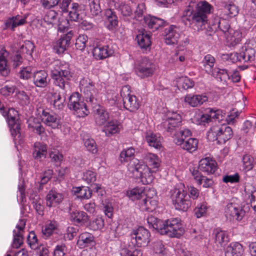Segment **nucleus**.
I'll use <instances>...</instances> for the list:
<instances>
[{
    "label": "nucleus",
    "mask_w": 256,
    "mask_h": 256,
    "mask_svg": "<svg viewBox=\"0 0 256 256\" xmlns=\"http://www.w3.org/2000/svg\"><path fill=\"white\" fill-rule=\"evenodd\" d=\"M80 88L87 102L94 108V118L97 125L105 124L109 118V114L103 106L98 104L97 98L98 90L95 84L88 78H84L80 81Z\"/></svg>",
    "instance_id": "f257e3e1"
},
{
    "label": "nucleus",
    "mask_w": 256,
    "mask_h": 256,
    "mask_svg": "<svg viewBox=\"0 0 256 256\" xmlns=\"http://www.w3.org/2000/svg\"><path fill=\"white\" fill-rule=\"evenodd\" d=\"M212 8L207 2L191 0L184 10L183 16L189 22L190 24H194L199 30L206 23V15L210 13Z\"/></svg>",
    "instance_id": "f03ea898"
},
{
    "label": "nucleus",
    "mask_w": 256,
    "mask_h": 256,
    "mask_svg": "<svg viewBox=\"0 0 256 256\" xmlns=\"http://www.w3.org/2000/svg\"><path fill=\"white\" fill-rule=\"evenodd\" d=\"M170 198L175 208L186 212L191 206V201L184 190V186L180 184L170 191Z\"/></svg>",
    "instance_id": "7ed1b4c3"
},
{
    "label": "nucleus",
    "mask_w": 256,
    "mask_h": 256,
    "mask_svg": "<svg viewBox=\"0 0 256 256\" xmlns=\"http://www.w3.org/2000/svg\"><path fill=\"white\" fill-rule=\"evenodd\" d=\"M233 136L232 128L226 124L216 125L207 132V138L210 141H217L219 144H225Z\"/></svg>",
    "instance_id": "20e7f679"
},
{
    "label": "nucleus",
    "mask_w": 256,
    "mask_h": 256,
    "mask_svg": "<svg viewBox=\"0 0 256 256\" xmlns=\"http://www.w3.org/2000/svg\"><path fill=\"white\" fill-rule=\"evenodd\" d=\"M184 232L181 220L178 218H172L163 221L160 234L171 238H180Z\"/></svg>",
    "instance_id": "39448f33"
},
{
    "label": "nucleus",
    "mask_w": 256,
    "mask_h": 256,
    "mask_svg": "<svg viewBox=\"0 0 256 256\" xmlns=\"http://www.w3.org/2000/svg\"><path fill=\"white\" fill-rule=\"evenodd\" d=\"M156 70V66L152 60L147 57H142L135 63L134 70L141 78L152 76Z\"/></svg>",
    "instance_id": "423d86ee"
},
{
    "label": "nucleus",
    "mask_w": 256,
    "mask_h": 256,
    "mask_svg": "<svg viewBox=\"0 0 256 256\" xmlns=\"http://www.w3.org/2000/svg\"><path fill=\"white\" fill-rule=\"evenodd\" d=\"M0 113L6 118V122L10 127L11 134L14 138L16 140V136H20V127L18 120V112L14 108H8V111H6L4 108H0Z\"/></svg>",
    "instance_id": "0eeeda50"
},
{
    "label": "nucleus",
    "mask_w": 256,
    "mask_h": 256,
    "mask_svg": "<svg viewBox=\"0 0 256 256\" xmlns=\"http://www.w3.org/2000/svg\"><path fill=\"white\" fill-rule=\"evenodd\" d=\"M182 116L179 112L169 111L162 126L166 132L171 134H175L176 129L182 124Z\"/></svg>",
    "instance_id": "6e6552de"
},
{
    "label": "nucleus",
    "mask_w": 256,
    "mask_h": 256,
    "mask_svg": "<svg viewBox=\"0 0 256 256\" xmlns=\"http://www.w3.org/2000/svg\"><path fill=\"white\" fill-rule=\"evenodd\" d=\"M68 106L80 118H84L90 113L86 104L78 92H74L70 96Z\"/></svg>",
    "instance_id": "1a4fd4ad"
},
{
    "label": "nucleus",
    "mask_w": 256,
    "mask_h": 256,
    "mask_svg": "<svg viewBox=\"0 0 256 256\" xmlns=\"http://www.w3.org/2000/svg\"><path fill=\"white\" fill-rule=\"evenodd\" d=\"M50 76L54 84L62 90H66L69 85L68 80L72 78V74L69 68L65 69L60 68V70H52Z\"/></svg>",
    "instance_id": "9d476101"
},
{
    "label": "nucleus",
    "mask_w": 256,
    "mask_h": 256,
    "mask_svg": "<svg viewBox=\"0 0 256 256\" xmlns=\"http://www.w3.org/2000/svg\"><path fill=\"white\" fill-rule=\"evenodd\" d=\"M149 231L143 226L132 230L130 233L132 242L138 247H145L150 242Z\"/></svg>",
    "instance_id": "9b49d317"
},
{
    "label": "nucleus",
    "mask_w": 256,
    "mask_h": 256,
    "mask_svg": "<svg viewBox=\"0 0 256 256\" xmlns=\"http://www.w3.org/2000/svg\"><path fill=\"white\" fill-rule=\"evenodd\" d=\"M120 96L122 99L124 107L130 112L136 110L140 104L136 97L130 94V86H124L122 87L120 91Z\"/></svg>",
    "instance_id": "f8f14e48"
},
{
    "label": "nucleus",
    "mask_w": 256,
    "mask_h": 256,
    "mask_svg": "<svg viewBox=\"0 0 256 256\" xmlns=\"http://www.w3.org/2000/svg\"><path fill=\"white\" fill-rule=\"evenodd\" d=\"M224 214L228 220H242L245 212L236 203L228 202L224 206Z\"/></svg>",
    "instance_id": "ddd939ff"
},
{
    "label": "nucleus",
    "mask_w": 256,
    "mask_h": 256,
    "mask_svg": "<svg viewBox=\"0 0 256 256\" xmlns=\"http://www.w3.org/2000/svg\"><path fill=\"white\" fill-rule=\"evenodd\" d=\"M74 34L72 30H69L68 33L61 36L54 44V50L58 54H62L69 47L70 40Z\"/></svg>",
    "instance_id": "4468645a"
},
{
    "label": "nucleus",
    "mask_w": 256,
    "mask_h": 256,
    "mask_svg": "<svg viewBox=\"0 0 256 256\" xmlns=\"http://www.w3.org/2000/svg\"><path fill=\"white\" fill-rule=\"evenodd\" d=\"M26 220L25 219L20 220L16 226V228L13 230V241L12 246L18 248L23 244V234L25 228Z\"/></svg>",
    "instance_id": "2eb2a0df"
},
{
    "label": "nucleus",
    "mask_w": 256,
    "mask_h": 256,
    "mask_svg": "<svg viewBox=\"0 0 256 256\" xmlns=\"http://www.w3.org/2000/svg\"><path fill=\"white\" fill-rule=\"evenodd\" d=\"M164 32V40L167 44L176 43L182 34L180 28L174 25H171L166 28Z\"/></svg>",
    "instance_id": "dca6fc26"
},
{
    "label": "nucleus",
    "mask_w": 256,
    "mask_h": 256,
    "mask_svg": "<svg viewBox=\"0 0 256 256\" xmlns=\"http://www.w3.org/2000/svg\"><path fill=\"white\" fill-rule=\"evenodd\" d=\"M28 16V14H26L22 15L17 14L8 18L4 22L6 28L14 31L17 26H22L26 24V19Z\"/></svg>",
    "instance_id": "f3484780"
},
{
    "label": "nucleus",
    "mask_w": 256,
    "mask_h": 256,
    "mask_svg": "<svg viewBox=\"0 0 256 256\" xmlns=\"http://www.w3.org/2000/svg\"><path fill=\"white\" fill-rule=\"evenodd\" d=\"M218 168L217 163L214 160L210 157H206L200 160L198 164V168L203 172L207 174H213Z\"/></svg>",
    "instance_id": "a211bd4d"
},
{
    "label": "nucleus",
    "mask_w": 256,
    "mask_h": 256,
    "mask_svg": "<svg viewBox=\"0 0 256 256\" xmlns=\"http://www.w3.org/2000/svg\"><path fill=\"white\" fill-rule=\"evenodd\" d=\"M138 170L136 178L140 179L144 184H148L151 183L153 180L154 176L152 172L149 167L142 161Z\"/></svg>",
    "instance_id": "6ab92c4d"
},
{
    "label": "nucleus",
    "mask_w": 256,
    "mask_h": 256,
    "mask_svg": "<svg viewBox=\"0 0 256 256\" xmlns=\"http://www.w3.org/2000/svg\"><path fill=\"white\" fill-rule=\"evenodd\" d=\"M42 121L47 126L52 128H58L60 126V120L56 114L42 110L40 115Z\"/></svg>",
    "instance_id": "aec40b11"
},
{
    "label": "nucleus",
    "mask_w": 256,
    "mask_h": 256,
    "mask_svg": "<svg viewBox=\"0 0 256 256\" xmlns=\"http://www.w3.org/2000/svg\"><path fill=\"white\" fill-rule=\"evenodd\" d=\"M48 72L44 70L34 72L32 74V80L34 86L40 88H45L50 82Z\"/></svg>",
    "instance_id": "412c9836"
},
{
    "label": "nucleus",
    "mask_w": 256,
    "mask_h": 256,
    "mask_svg": "<svg viewBox=\"0 0 256 256\" xmlns=\"http://www.w3.org/2000/svg\"><path fill=\"white\" fill-rule=\"evenodd\" d=\"M114 53V50L109 46H98L94 48L92 50L93 56L97 60L110 56Z\"/></svg>",
    "instance_id": "4be33fe9"
},
{
    "label": "nucleus",
    "mask_w": 256,
    "mask_h": 256,
    "mask_svg": "<svg viewBox=\"0 0 256 256\" xmlns=\"http://www.w3.org/2000/svg\"><path fill=\"white\" fill-rule=\"evenodd\" d=\"M175 144L182 149L192 152L196 150L198 148V140L195 138H188L186 140L179 138L175 140Z\"/></svg>",
    "instance_id": "5701e85b"
},
{
    "label": "nucleus",
    "mask_w": 256,
    "mask_h": 256,
    "mask_svg": "<svg viewBox=\"0 0 256 256\" xmlns=\"http://www.w3.org/2000/svg\"><path fill=\"white\" fill-rule=\"evenodd\" d=\"M208 100V96L205 94H187L184 98L186 103L192 107H198Z\"/></svg>",
    "instance_id": "b1692460"
},
{
    "label": "nucleus",
    "mask_w": 256,
    "mask_h": 256,
    "mask_svg": "<svg viewBox=\"0 0 256 256\" xmlns=\"http://www.w3.org/2000/svg\"><path fill=\"white\" fill-rule=\"evenodd\" d=\"M192 176L197 184L202 185L204 188H211L214 184L212 178L202 175L201 172L198 170H194L192 172Z\"/></svg>",
    "instance_id": "393cba45"
},
{
    "label": "nucleus",
    "mask_w": 256,
    "mask_h": 256,
    "mask_svg": "<svg viewBox=\"0 0 256 256\" xmlns=\"http://www.w3.org/2000/svg\"><path fill=\"white\" fill-rule=\"evenodd\" d=\"M63 199L64 196L62 194L54 190H51L46 196V204L50 208L56 206L60 204Z\"/></svg>",
    "instance_id": "a878e982"
},
{
    "label": "nucleus",
    "mask_w": 256,
    "mask_h": 256,
    "mask_svg": "<svg viewBox=\"0 0 256 256\" xmlns=\"http://www.w3.org/2000/svg\"><path fill=\"white\" fill-rule=\"evenodd\" d=\"M144 20L146 24L152 31L156 30L164 26L165 23L164 20L150 15L144 16Z\"/></svg>",
    "instance_id": "bb28decb"
},
{
    "label": "nucleus",
    "mask_w": 256,
    "mask_h": 256,
    "mask_svg": "<svg viewBox=\"0 0 256 256\" xmlns=\"http://www.w3.org/2000/svg\"><path fill=\"white\" fill-rule=\"evenodd\" d=\"M9 53L4 48L0 50V73L3 76H6L10 74V69L8 65L7 58Z\"/></svg>",
    "instance_id": "cd10ccee"
},
{
    "label": "nucleus",
    "mask_w": 256,
    "mask_h": 256,
    "mask_svg": "<svg viewBox=\"0 0 256 256\" xmlns=\"http://www.w3.org/2000/svg\"><path fill=\"white\" fill-rule=\"evenodd\" d=\"M70 220L80 225H84L88 220V216L87 214L83 211L74 210L70 212Z\"/></svg>",
    "instance_id": "c85d7f7f"
},
{
    "label": "nucleus",
    "mask_w": 256,
    "mask_h": 256,
    "mask_svg": "<svg viewBox=\"0 0 256 256\" xmlns=\"http://www.w3.org/2000/svg\"><path fill=\"white\" fill-rule=\"evenodd\" d=\"M47 154V146L43 142H36L34 144L32 155L36 160H40L45 158Z\"/></svg>",
    "instance_id": "c756f323"
},
{
    "label": "nucleus",
    "mask_w": 256,
    "mask_h": 256,
    "mask_svg": "<svg viewBox=\"0 0 256 256\" xmlns=\"http://www.w3.org/2000/svg\"><path fill=\"white\" fill-rule=\"evenodd\" d=\"M122 126L118 121L112 120L108 122L104 126L103 132H105L107 136H110L114 134L119 132Z\"/></svg>",
    "instance_id": "7c9ffc66"
},
{
    "label": "nucleus",
    "mask_w": 256,
    "mask_h": 256,
    "mask_svg": "<svg viewBox=\"0 0 256 256\" xmlns=\"http://www.w3.org/2000/svg\"><path fill=\"white\" fill-rule=\"evenodd\" d=\"M244 248L240 244L232 242L226 248L225 256H242Z\"/></svg>",
    "instance_id": "2f4dec72"
},
{
    "label": "nucleus",
    "mask_w": 256,
    "mask_h": 256,
    "mask_svg": "<svg viewBox=\"0 0 256 256\" xmlns=\"http://www.w3.org/2000/svg\"><path fill=\"white\" fill-rule=\"evenodd\" d=\"M52 100L54 108L58 110H62L64 106L66 101L65 93L56 91L52 94Z\"/></svg>",
    "instance_id": "473e14b6"
},
{
    "label": "nucleus",
    "mask_w": 256,
    "mask_h": 256,
    "mask_svg": "<svg viewBox=\"0 0 256 256\" xmlns=\"http://www.w3.org/2000/svg\"><path fill=\"white\" fill-rule=\"evenodd\" d=\"M146 140L150 146L156 149L160 148L162 146V138L160 134L148 132L146 136Z\"/></svg>",
    "instance_id": "72a5a7b5"
},
{
    "label": "nucleus",
    "mask_w": 256,
    "mask_h": 256,
    "mask_svg": "<svg viewBox=\"0 0 256 256\" xmlns=\"http://www.w3.org/2000/svg\"><path fill=\"white\" fill-rule=\"evenodd\" d=\"M104 16L109 23L108 25V30H113L116 28L118 22L115 12L111 8H108L104 11Z\"/></svg>",
    "instance_id": "f704fd0d"
},
{
    "label": "nucleus",
    "mask_w": 256,
    "mask_h": 256,
    "mask_svg": "<svg viewBox=\"0 0 256 256\" xmlns=\"http://www.w3.org/2000/svg\"><path fill=\"white\" fill-rule=\"evenodd\" d=\"M139 206L142 211L152 212L157 206V202L150 198L146 196L139 202Z\"/></svg>",
    "instance_id": "c9c22d12"
},
{
    "label": "nucleus",
    "mask_w": 256,
    "mask_h": 256,
    "mask_svg": "<svg viewBox=\"0 0 256 256\" xmlns=\"http://www.w3.org/2000/svg\"><path fill=\"white\" fill-rule=\"evenodd\" d=\"M126 195L132 200H142L146 196L143 187H136L128 190Z\"/></svg>",
    "instance_id": "e433bc0d"
},
{
    "label": "nucleus",
    "mask_w": 256,
    "mask_h": 256,
    "mask_svg": "<svg viewBox=\"0 0 256 256\" xmlns=\"http://www.w3.org/2000/svg\"><path fill=\"white\" fill-rule=\"evenodd\" d=\"M81 6L76 2H72L70 6L68 12L70 19L72 21H78L80 18V14L81 12Z\"/></svg>",
    "instance_id": "4c0bfd02"
},
{
    "label": "nucleus",
    "mask_w": 256,
    "mask_h": 256,
    "mask_svg": "<svg viewBox=\"0 0 256 256\" xmlns=\"http://www.w3.org/2000/svg\"><path fill=\"white\" fill-rule=\"evenodd\" d=\"M256 50L252 48H248L240 52L241 62H252L255 60Z\"/></svg>",
    "instance_id": "58836bf2"
},
{
    "label": "nucleus",
    "mask_w": 256,
    "mask_h": 256,
    "mask_svg": "<svg viewBox=\"0 0 256 256\" xmlns=\"http://www.w3.org/2000/svg\"><path fill=\"white\" fill-rule=\"evenodd\" d=\"M213 234L215 237V242L218 244L222 246L228 242V236L226 231L218 228L214 230Z\"/></svg>",
    "instance_id": "ea45409f"
},
{
    "label": "nucleus",
    "mask_w": 256,
    "mask_h": 256,
    "mask_svg": "<svg viewBox=\"0 0 256 256\" xmlns=\"http://www.w3.org/2000/svg\"><path fill=\"white\" fill-rule=\"evenodd\" d=\"M94 238L92 234L88 232H84L81 234L77 242V244L80 248L87 246L94 241Z\"/></svg>",
    "instance_id": "a19ab883"
},
{
    "label": "nucleus",
    "mask_w": 256,
    "mask_h": 256,
    "mask_svg": "<svg viewBox=\"0 0 256 256\" xmlns=\"http://www.w3.org/2000/svg\"><path fill=\"white\" fill-rule=\"evenodd\" d=\"M58 226V222L55 220L48 221L44 228L42 230L43 234L46 238L50 236L57 230Z\"/></svg>",
    "instance_id": "79ce46f5"
},
{
    "label": "nucleus",
    "mask_w": 256,
    "mask_h": 256,
    "mask_svg": "<svg viewBox=\"0 0 256 256\" xmlns=\"http://www.w3.org/2000/svg\"><path fill=\"white\" fill-rule=\"evenodd\" d=\"M136 39L138 45L142 48H146L151 44L150 36L146 32H143L142 34H138Z\"/></svg>",
    "instance_id": "37998d69"
},
{
    "label": "nucleus",
    "mask_w": 256,
    "mask_h": 256,
    "mask_svg": "<svg viewBox=\"0 0 256 256\" xmlns=\"http://www.w3.org/2000/svg\"><path fill=\"white\" fill-rule=\"evenodd\" d=\"M30 198L32 201L33 207L37 213L40 215H42L44 208L42 205V200L39 196L33 194L30 196Z\"/></svg>",
    "instance_id": "c03bdc74"
},
{
    "label": "nucleus",
    "mask_w": 256,
    "mask_h": 256,
    "mask_svg": "<svg viewBox=\"0 0 256 256\" xmlns=\"http://www.w3.org/2000/svg\"><path fill=\"white\" fill-rule=\"evenodd\" d=\"M142 162L136 158H133L130 160L128 166V170L129 172V174H131L130 176L136 178Z\"/></svg>",
    "instance_id": "a18cd8bd"
},
{
    "label": "nucleus",
    "mask_w": 256,
    "mask_h": 256,
    "mask_svg": "<svg viewBox=\"0 0 256 256\" xmlns=\"http://www.w3.org/2000/svg\"><path fill=\"white\" fill-rule=\"evenodd\" d=\"M112 2L114 4L115 8L120 12L123 16H130L132 14V10L128 4L116 2L114 0H112Z\"/></svg>",
    "instance_id": "49530a36"
},
{
    "label": "nucleus",
    "mask_w": 256,
    "mask_h": 256,
    "mask_svg": "<svg viewBox=\"0 0 256 256\" xmlns=\"http://www.w3.org/2000/svg\"><path fill=\"white\" fill-rule=\"evenodd\" d=\"M215 62L214 58L211 54H208L204 56L202 62L207 72L210 74L213 72V68Z\"/></svg>",
    "instance_id": "de8ad7c7"
},
{
    "label": "nucleus",
    "mask_w": 256,
    "mask_h": 256,
    "mask_svg": "<svg viewBox=\"0 0 256 256\" xmlns=\"http://www.w3.org/2000/svg\"><path fill=\"white\" fill-rule=\"evenodd\" d=\"M212 74L224 84L226 83L227 80L230 79L229 74L226 69L215 68L212 72Z\"/></svg>",
    "instance_id": "09e8293b"
},
{
    "label": "nucleus",
    "mask_w": 256,
    "mask_h": 256,
    "mask_svg": "<svg viewBox=\"0 0 256 256\" xmlns=\"http://www.w3.org/2000/svg\"><path fill=\"white\" fill-rule=\"evenodd\" d=\"M135 150L130 147L127 149L124 150L120 154L119 160L121 163H125L130 160L134 156Z\"/></svg>",
    "instance_id": "8fccbe9b"
},
{
    "label": "nucleus",
    "mask_w": 256,
    "mask_h": 256,
    "mask_svg": "<svg viewBox=\"0 0 256 256\" xmlns=\"http://www.w3.org/2000/svg\"><path fill=\"white\" fill-rule=\"evenodd\" d=\"M224 12L228 18H231L237 16L238 13V8L235 4L230 2L226 4L224 8Z\"/></svg>",
    "instance_id": "3c124183"
},
{
    "label": "nucleus",
    "mask_w": 256,
    "mask_h": 256,
    "mask_svg": "<svg viewBox=\"0 0 256 256\" xmlns=\"http://www.w3.org/2000/svg\"><path fill=\"white\" fill-rule=\"evenodd\" d=\"M104 226V220L101 217H96L91 220L88 224V228L92 230H100Z\"/></svg>",
    "instance_id": "603ef678"
},
{
    "label": "nucleus",
    "mask_w": 256,
    "mask_h": 256,
    "mask_svg": "<svg viewBox=\"0 0 256 256\" xmlns=\"http://www.w3.org/2000/svg\"><path fill=\"white\" fill-rule=\"evenodd\" d=\"M78 198L88 199L92 196V190L88 187H78L74 190Z\"/></svg>",
    "instance_id": "864d4df0"
},
{
    "label": "nucleus",
    "mask_w": 256,
    "mask_h": 256,
    "mask_svg": "<svg viewBox=\"0 0 256 256\" xmlns=\"http://www.w3.org/2000/svg\"><path fill=\"white\" fill-rule=\"evenodd\" d=\"M28 126L33 128L40 136H42L46 134L45 128L36 118H34L33 121L29 123Z\"/></svg>",
    "instance_id": "5fc2aeb1"
},
{
    "label": "nucleus",
    "mask_w": 256,
    "mask_h": 256,
    "mask_svg": "<svg viewBox=\"0 0 256 256\" xmlns=\"http://www.w3.org/2000/svg\"><path fill=\"white\" fill-rule=\"evenodd\" d=\"M144 158L147 163L152 168H158L160 166V160L158 156L155 154L148 153L146 155Z\"/></svg>",
    "instance_id": "6e6d98bb"
},
{
    "label": "nucleus",
    "mask_w": 256,
    "mask_h": 256,
    "mask_svg": "<svg viewBox=\"0 0 256 256\" xmlns=\"http://www.w3.org/2000/svg\"><path fill=\"white\" fill-rule=\"evenodd\" d=\"M241 37L242 34L238 32L230 30L228 32V35L227 36V39L231 45L234 46L240 42Z\"/></svg>",
    "instance_id": "4d7b16f0"
},
{
    "label": "nucleus",
    "mask_w": 256,
    "mask_h": 256,
    "mask_svg": "<svg viewBox=\"0 0 256 256\" xmlns=\"http://www.w3.org/2000/svg\"><path fill=\"white\" fill-rule=\"evenodd\" d=\"M90 11L92 16H98L102 12L100 0H88Z\"/></svg>",
    "instance_id": "13d9d810"
},
{
    "label": "nucleus",
    "mask_w": 256,
    "mask_h": 256,
    "mask_svg": "<svg viewBox=\"0 0 256 256\" xmlns=\"http://www.w3.org/2000/svg\"><path fill=\"white\" fill-rule=\"evenodd\" d=\"M147 222L149 224L150 227L152 226V228L156 229L158 232L160 233L161 230L162 226L163 224V221L158 219L154 216H148L147 218Z\"/></svg>",
    "instance_id": "bf43d9fd"
},
{
    "label": "nucleus",
    "mask_w": 256,
    "mask_h": 256,
    "mask_svg": "<svg viewBox=\"0 0 256 256\" xmlns=\"http://www.w3.org/2000/svg\"><path fill=\"white\" fill-rule=\"evenodd\" d=\"M254 158L248 154H245L242 159L243 170L246 172L252 169L254 166Z\"/></svg>",
    "instance_id": "052dcab7"
},
{
    "label": "nucleus",
    "mask_w": 256,
    "mask_h": 256,
    "mask_svg": "<svg viewBox=\"0 0 256 256\" xmlns=\"http://www.w3.org/2000/svg\"><path fill=\"white\" fill-rule=\"evenodd\" d=\"M212 118L210 116V114L208 112V108L206 110V112L202 114H198L194 118L195 122L197 124L205 126L211 121Z\"/></svg>",
    "instance_id": "680f3d73"
},
{
    "label": "nucleus",
    "mask_w": 256,
    "mask_h": 256,
    "mask_svg": "<svg viewBox=\"0 0 256 256\" xmlns=\"http://www.w3.org/2000/svg\"><path fill=\"white\" fill-rule=\"evenodd\" d=\"M58 14L54 10H48L44 17V22L48 25H52L56 20Z\"/></svg>",
    "instance_id": "e2e57ef3"
},
{
    "label": "nucleus",
    "mask_w": 256,
    "mask_h": 256,
    "mask_svg": "<svg viewBox=\"0 0 256 256\" xmlns=\"http://www.w3.org/2000/svg\"><path fill=\"white\" fill-rule=\"evenodd\" d=\"M96 174L95 172L87 170L83 172L82 179L88 184L94 183L96 180Z\"/></svg>",
    "instance_id": "0e129e2a"
},
{
    "label": "nucleus",
    "mask_w": 256,
    "mask_h": 256,
    "mask_svg": "<svg viewBox=\"0 0 256 256\" xmlns=\"http://www.w3.org/2000/svg\"><path fill=\"white\" fill-rule=\"evenodd\" d=\"M208 112L210 113L212 119H215L220 121L222 120L224 117L225 113L221 110L208 108Z\"/></svg>",
    "instance_id": "69168bd1"
},
{
    "label": "nucleus",
    "mask_w": 256,
    "mask_h": 256,
    "mask_svg": "<svg viewBox=\"0 0 256 256\" xmlns=\"http://www.w3.org/2000/svg\"><path fill=\"white\" fill-rule=\"evenodd\" d=\"M176 138H174V140L175 142V140L177 139L182 138L184 140H186L188 138H190V137L192 135L191 131L186 128H183L180 129L178 132H176L175 134H174Z\"/></svg>",
    "instance_id": "338daca9"
},
{
    "label": "nucleus",
    "mask_w": 256,
    "mask_h": 256,
    "mask_svg": "<svg viewBox=\"0 0 256 256\" xmlns=\"http://www.w3.org/2000/svg\"><path fill=\"white\" fill-rule=\"evenodd\" d=\"M28 244L32 249L36 250L38 247V240L34 231L30 232L27 238Z\"/></svg>",
    "instance_id": "774afa93"
}]
</instances>
